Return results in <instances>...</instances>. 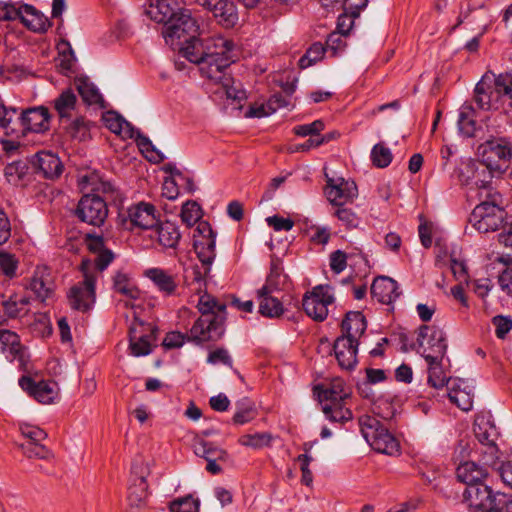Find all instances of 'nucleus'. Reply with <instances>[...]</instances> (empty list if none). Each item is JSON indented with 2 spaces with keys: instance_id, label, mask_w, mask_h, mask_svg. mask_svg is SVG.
I'll list each match as a JSON object with an SVG mask.
<instances>
[{
  "instance_id": "f257e3e1",
  "label": "nucleus",
  "mask_w": 512,
  "mask_h": 512,
  "mask_svg": "<svg viewBox=\"0 0 512 512\" xmlns=\"http://www.w3.org/2000/svg\"><path fill=\"white\" fill-rule=\"evenodd\" d=\"M474 102L484 111H503L512 118V74H500L494 80L485 74L474 89Z\"/></svg>"
},
{
  "instance_id": "f03ea898",
  "label": "nucleus",
  "mask_w": 512,
  "mask_h": 512,
  "mask_svg": "<svg viewBox=\"0 0 512 512\" xmlns=\"http://www.w3.org/2000/svg\"><path fill=\"white\" fill-rule=\"evenodd\" d=\"M197 308L201 317L191 327V338L197 342L220 339L225 331L226 304L205 292L199 297Z\"/></svg>"
},
{
  "instance_id": "7ed1b4c3",
  "label": "nucleus",
  "mask_w": 512,
  "mask_h": 512,
  "mask_svg": "<svg viewBox=\"0 0 512 512\" xmlns=\"http://www.w3.org/2000/svg\"><path fill=\"white\" fill-rule=\"evenodd\" d=\"M193 247L198 259L204 266V272L201 271L200 267L193 266L186 270L185 281L187 285L194 286L195 291L200 292L202 287L205 286L204 276L210 272V266L216 256V234L208 222H198L194 233Z\"/></svg>"
},
{
  "instance_id": "20e7f679",
  "label": "nucleus",
  "mask_w": 512,
  "mask_h": 512,
  "mask_svg": "<svg viewBox=\"0 0 512 512\" xmlns=\"http://www.w3.org/2000/svg\"><path fill=\"white\" fill-rule=\"evenodd\" d=\"M205 49V64L200 68L202 76L209 80L229 81L226 70L238 57L234 42L223 36H215L205 41Z\"/></svg>"
},
{
  "instance_id": "39448f33",
  "label": "nucleus",
  "mask_w": 512,
  "mask_h": 512,
  "mask_svg": "<svg viewBox=\"0 0 512 512\" xmlns=\"http://www.w3.org/2000/svg\"><path fill=\"white\" fill-rule=\"evenodd\" d=\"M463 497L471 512H512V496L493 492L482 482L467 486Z\"/></svg>"
},
{
  "instance_id": "423d86ee",
  "label": "nucleus",
  "mask_w": 512,
  "mask_h": 512,
  "mask_svg": "<svg viewBox=\"0 0 512 512\" xmlns=\"http://www.w3.org/2000/svg\"><path fill=\"white\" fill-rule=\"evenodd\" d=\"M105 126L113 133L134 139L145 157L154 163L162 162L165 159L163 153L156 149L151 140L143 135L139 129L132 126L120 114L115 111H108L103 115Z\"/></svg>"
},
{
  "instance_id": "0eeeda50",
  "label": "nucleus",
  "mask_w": 512,
  "mask_h": 512,
  "mask_svg": "<svg viewBox=\"0 0 512 512\" xmlns=\"http://www.w3.org/2000/svg\"><path fill=\"white\" fill-rule=\"evenodd\" d=\"M359 426L364 439L375 451L390 456L399 452L398 440L375 416H361Z\"/></svg>"
},
{
  "instance_id": "6e6552de",
  "label": "nucleus",
  "mask_w": 512,
  "mask_h": 512,
  "mask_svg": "<svg viewBox=\"0 0 512 512\" xmlns=\"http://www.w3.org/2000/svg\"><path fill=\"white\" fill-rule=\"evenodd\" d=\"M88 263L82 262L83 280L74 284L67 293V299L73 310L86 313L92 309L96 301V279L95 272H90Z\"/></svg>"
},
{
  "instance_id": "1a4fd4ad",
  "label": "nucleus",
  "mask_w": 512,
  "mask_h": 512,
  "mask_svg": "<svg viewBox=\"0 0 512 512\" xmlns=\"http://www.w3.org/2000/svg\"><path fill=\"white\" fill-rule=\"evenodd\" d=\"M198 29L199 26L191 13L186 9H179L166 26H163L161 33L167 44L177 46L194 37Z\"/></svg>"
},
{
  "instance_id": "9d476101",
  "label": "nucleus",
  "mask_w": 512,
  "mask_h": 512,
  "mask_svg": "<svg viewBox=\"0 0 512 512\" xmlns=\"http://www.w3.org/2000/svg\"><path fill=\"white\" fill-rule=\"evenodd\" d=\"M417 342L425 361L444 358L447 351V337L443 329L422 325L419 328Z\"/></svg>"
},
{
  "instance_id": "9b49d317",
  "label": "nucleus",
  "mask_w": 512,
  "mask_h": 512,
  "mask_svg": "<svg viewBox=\"0 0 512 512\" xmlns=\"http://www.w3.org/2000/svg\"><path fill=\"white\" fill-rule=\"evenodd\" d=\"M485 200L478 204L471 213L470 223L480 233H488L498 230L504 221L505 211L495 202Z\"/></svg>"
},
{
  "instance_id": "f8f14e48",
  "label": "nucleus",
  "mask_w": 512,
  "mask_h": 512,
  "mask_svg": "<svg viewBox=\"0 0 512 512\" xmlns=\"http://www.w3.org/2000/svg\"><path fill=\"white\" fill-rule=\"evenodd\" d=\"M334 302L332 287L329 285H317L311 291L305 293L302 306L310 318L322 322L327 318L328 306Z\"/></svg>"
},
{
  "instance_id": "ddd939ff",
  "label": "nucleus",
  "mask_w": 512,
  "mask_h": 512,
  "mask_svg": "<svg viewBox=\"0 0 512 512\" xmlns=\"http://www.w3.org/2000/svg\"><path fill=\"white\" fill-rule=\"evenodd\" d=\"M482 159L498 173H503L512 158V142L507 138L494 137L481 145Z\"/></svg>"
},
{
  "instance_id": "4468645a",
  "label": "nucleus",
  "mask_w": 512,
  "mask_h": 512,
  "mask_svg": "<svg viewBox=\"0 0 512 512\" xmlns=\"http://www.w3.org/2000/svg\"><path fill=\"white\" fill-rule=\"evenodd\" d=\"M75 215L81 222L101 227L107 219L108 207L99 195L85 194L78 202Z\"/></svg>"
},
{
  "instance_id": "2eb2a0df",
  "label": "nucleus",
  "mask_w": 512,
  "mask_h": 512,
  "mask_svg": "<svg viewBox=\"0 0 512 512\" xmlns=\"http://www.w3.org/2000/svg\"><path fill=\"white\" fill-rule=\"evenodd\" d=\"M49 112L45 107H34L23 111L20 115L16 114L11 135L27 132L41 133L49 128Z\"/></svg>"
},
{
  "instance_id": "dca6fc26",
  "label": "nucleus",
  "mask_w": 512,
  "mask_h": 512,
  "mask_svg": "<svg viewBox=\"0 0 512 512\" xmlns=\"http://www.w3.org/2000/svg\"><path fill=\"white\" fill-rule=\"evenodd\" d=\"M0 350L10 362H17L21 370L27 371L29 365V355L27 349L20 342L17 333L0 329Z\"/></svg>"
},
{
  "instance_id": "f3484780",
  "label": "nucleus",
  "mask_w": 512,
  "mask_h": 512,
  "mask_svg": "<svg viewBox=\"0 0 512 512\" xmlns=\"http://www.w3.org/2000/svg\"><path fill=\"white\" fill-rule=\"evenodd\" d=\"M149 469L143 461H134L131 467V484L128 487V500L132 506H140L148 497L146 481Z\"/></svg>"
},
{
  "instance_id": "a211bd4d",
  "label": "nucleus",
  "mask_w": 512,
  "mask_h": 512,
  "mask_svg": "<svg viewBox=\"0 0 512 512\" xmlns=\"http://www.w3.org/2000/svg\"><path fill=\"white\" fill-rule=\"evenodd\" d=\"M20 387L30 396L42 404L53 403L58 396V385L54 381H34L29 376H22L19 379Z\"/></svg>"
},
{
  "instance_id": "6ab92c4d",
  "label": "nucleus",
  "mask_w": 512,
  "mask_h": 512,
  "mask_svg": "<svg viewBox=\"0 0 512 512\" xmlns=\"http://www.w3.org/2000/svg\"><path fill=\"white\" fill-rule=\"evenodd\" d=\"M198 5L211 12L223 27H233L238 21L236 6L232 0H195Z\"/></svg>"
},
{
  "instance_id": "aec40b11",
  "label": "nucleus",
  "mask_w": 512,
  "mask_h": 512,
  "mask_svg": "<svg viewBox=\"0 0 512 512\" xmlns=\"http://www.w3.org/2000/svg\"><path fill=\"white\" fill-rule=\"evenodd\" d=\"M325 195L328 201L336 206H343L357 195V186L353 181L344 178H331L326 174Z\"/></svg>"
},
{
  "instance_id": "412c9836",
  "label": "nucleus",
  "mask_w": 512,
  "mask_h": 512,
  "mask_svg": "<svg viewBox=\"0 0 512 512\" xmlns=\"http://www.w3.org/2000/svg\"><path fill=\"white\" fill-rule=\"evenodd\" d=\"M448 397L463 411H470L473 406V387L468 381L460 378L448 380Z\"/></svg>"
},
{
  "instance_id": "4be33fe9",
  "label": "nucleus",
  "mask_w": 512,
  "mask_h": 512,
  "mask_svg": "<svg viewBox=\"0 0 512 512\" xmlns=\"http://www.w3.org/2000/svg\"><path fill=\"white\" fill-rule=\"evenodd\" d=\"M33 165L36 168L37 174L49 180L59 178L64 168L59 157L49 151L38 152L34 156Z\"/></svg>"
},
{
  "instance_id": "5701e85b",
  "label": "nucleus",
  "mask_w": 512,
  "mask_h": 512,
  "mask_svg": "<svg viewBox=\"0 0 512 512\" xmlns=\"http://www.w3.org/2000/svg\"><path fill=\"white\" fill-rule=\"evenodd\" d=\"M359 341H353L347 337H337L334 342L335 357L341 368L352 370L357 364V352Z\"/></svg>"
},
{
  "instance_id": "b1692460",
  "label": "nucleus",
  "mask_w": 512,
  "mask_h": 512,
  "mask_svg": "<svg viewBox=\"0 0 512 512\" xmlns=\"http://www.w3.org/2000/svg\"><path fill=\"white\" fill-rule=\"evenodd\" d=\"M371 294L383 304H391L401 294L398 283L387 276L377 277L371 285Z\"/></svg>"
},
{
  "instance_id": "393cba45",
  "label": "nucleus",
  "mask_w": 512,
  "mask_h": 512,
  "mask_svg": "<svg viewBox=\"0 0 512 512\" xmlns=\"http://www.w3.org/2000/svg\"><path fill=\"white\" fill-rule=\"evenodd\" d=\"M179 9L177 0H152L145 14L154 22L166 26Z\"/></svg>"
},
{
  "instance_id": "a878e982",
  "label": "nucleus",
  "mask_w": 512,
  "mask_h": 512,
  "mask_svg": "<svg viewBox=\"0 0 512 512\" xmlns=\"http://www.w3.org/2000/svg\"><path fill=\"white\" fill-rule=\"evenodd\" d=\"M150 238L156 239L165 249H176L180 241L181 234L176 224L166 221L151 230Z\"/></svg>"
},
{
  "instance_id": "bb28decb",
  "label": "nucleus",
  "mask_w": 512,
  "mask_h": 512,
  "mask_svg": "<svg viewBox=\"0 0 512 512\" xmlns=\"http://www.w3.org/2000/svg\"><path fill=\"white\" fill-rule=\"evenodd\" d=\"M275 290L269 286H262L257 290L259 313L268 318L279 317L284 312L282 302L272 295Z\"/></svg>"
},
{
  "instance_id": "cd10ccee",
  "label": "nucleus",
  "mask_w": 512,
  "mask_h": 512,
  "mask_svg": "<svg viewBox=\"0 0 512 512\" xmlns=\"http://www.w3.org/2000/svg\"><path fill=\"white\" fill-rule=\"evenodd\" d=\"M128 217L133 226L152 230L156 224L155 207L149 203H139L128 210Z\"/></svg>"
},
{
  "instance_id": "c85d7f7f",
  "label": "nucleus",
  "mask_w": 512,
  "mask_h": 512,
  "mask_svg": "<svg viewBox=\"0 0 512 512\" xmlns=\"http://www.w3.org/2000/svg\"><path fill=\"white\" fill-rule=\"evenodd\" d=\"M20 11L19 20L26 28L33 32L44 33L51 25L49 19L32 5H21Z\"/></svg>"
},
{
  "instance_id": "c756f323",
  "label": "nucleus",
  "mask_w": 512,
  "mask_h": 512,
  "mask_svg": "<svg viewBox=\"0 0 512 512\" xmlns=\"http://www.w3.org/2000/svg\"><path fill=\"white\" fill-rule=\"evenodd\" d=\"M367 329V322L364 315L359 311H350L346 313L341 324L342 335L353 341H359V338Z\"/></svg>"
},
{
  "instance_id": "7c9ffc66",
  "label": "nucleus",
  "mask_w": 512,
  "mask_h": 512,
  "mask_svg": "<svg viewBox=\"0 0 512 512\" xmlns=\"http://www.w3.org/2000/svg\"><path fill=\"white\" fill-rule=\"evenodd\" d=\"M30 297L21 293H12L2 302L4 314L11 319L26 316L29 311Z\"/></svg>"
},
{
  "instance_id": "2f4dec72",
  "label": "nucleus",
  "mask_w": 512,
  "mask_h": 512,
  "mask_svg": "<svg viewBox=\"0 0 512 512\" xmlns=\"http://www.w3.org/2000/svg\"><path fill=\"white\" fill-rule=\"evenodd\" d=\"M177 47H179L180 52L187 60L199 64L200 68L203 67L206 59L205 42H202L197 37V34L191 37V39H186L183 43L178 44Z\"/></svg>"
},
{
  "instance_id": "473e14b6",
  "label": "nucleus",
  "mask_w": 512,
  "mask_h": 512,
  "mask_svg": "<svg viewBox=\"0 0 512 512\" xmlns=\"http://www.w3.org/2000/svg\"><path fill=\"white\" fill-rule=\"evenodd\" d=\"M487 475V468L474 461L463 462L456 469L458 480L465 483L467 486L481 482Z\"/></svg>"
},
{
  "instance_id": "72a5a7b5",
  "label": "nucleus",
  "mask_w": 512,
  "mask_h": 512,
  "mask_svg": "<svg viewBox=\"0 0 512 512\" xmlns=\"http://www.w3.org/2000/svg\"><path fill=\"white\" fill-rule=\"evenodd\" d=\"M479 162L480 161L471 158L462 159L460 161L454 171V177H456L461 185L474 189Z\"/></svg>"
},
{
  "instance_id": "f704fd0d",
  "label": "nucleus",
  "mask_w": 512,
  "mask_h": 512,
  "mask_svg": "<svg viewBox=\"0 0 512 512\" xmlns=\"http://www.w3.org/2000/svg\"><path fill=\"white\" fill-rule=\"evenodd\" d=\"M473 432L481 446L488 444H496L498 432L495 425L485 417L475 419Z\"/></svg>"
},
{
  "instance_id": "c9c22d12",
  "label": "nucleus",
  "mask_w": 512,
  "mask_h": 512,
  "mask_svg": "<svg viewBox=\"0 0 512 512\" xmlns=\"http://www.w3.org/2000/svg\"><path fill=\"white\" fill-rule=\"evenodd\" d=\"M113 289L115 292L127 297L128 299H138L140 290L128 273L117 271L112 278Z\"/></svg>"
},
{
  "instance_id": "e433bc0d",
  "label": "nucleus",
  "mask_w": 512,
  "mask_h": 512,
  "mask_svg": "<svg viewBox=\"0 0 512 512\" xmlns=\"http://www.w3.org/2000/svg\"><path fill=\"white\" fill-rule=\"evenodd\" d=\"M77 90L87 105L104 107V99L98 88L86 77L76 79Z\"/></svg>"
},
{
  "instance_id": "4c0bfd02",
  "label": "nucleus",
  "mask_w": 512,
  "mask_h": 512,
  "mask_svg": "<svg viewBox=\"0 0 512 512\" xmlns=\"http://www.w3.org/2000/svg\"><path fill=\"white\" fill-rule=\"evenodd\" d=\"M145 274L157 286L159 291L163 292L165 295L169 296L175 293L177 283L174 277L165 270L151 268L147 270Z\"/></svg>"
},
{
  "instance_id": "58836bf2",
  "label": "nucleus",
  "mask_w": 512,
  "mask_h": 512,
  "mask_svg": "<svg viewBox=\"0 0 512 512\" xmlns=\"http://www.w3.org/2000/svg\"><path fill=\"white\" fill-rule=\"evenodd\" d=\"M130 354L135 357L149 355L152 352V340L154 339L153 333L142 334L137 336L136 329L130 328Z\"/></svg>"
},
{
  "instance_id": "ea45409f",
  "label": "nucleus",
  "mask_w": 512,
  "mask_h": 512,
  "mask_svg": "<svg viewBox=\"0 0 512 512\" xmlns=\"http://www.w3.org/2000/svg\"><path fill=\"white\" fill-rule=\"evenodd\" d=\"M46 272L45 268H37L27 286L36 296L38 300L44 303L53 294L52 287L47 283L44 278Z\"/></svg>"
},
{
  "instance_id": "a19ab883",
  "label": "nucleus",
  "mask_w": 512,
  "mask_h": 512,
  "mask_svg": "<svg viewBox=\"0 0 512 512\" xmlns=\"http://www.w3.org/2000/svg\"><path fill=\"white\" fill-rule=\"evenodd\" d=\"M320 401L327 403L344 402L350 397V393L345 389V384L342 380H335L325 389H320L318 392Z\"/></svg>"
},
{
  "instance_id": "79ce46f5",
  "label": "nucleus",
  "mask_w": 512,
  "mask_h": 512,
  "mask_svg": "<svg viewBox=\"0 0 512 512\" xmlns=\"http://www.w3.org/2000/svg\"><path fill=\"white\" fill-rule=\"evenodd\" d=\"M478 168L474 189L484 191L486 198L495 197L492 195V179L493 173L496 172L495 169L487 165L483 159L479 162Z\"/></svg>"
},
{
  "instance_id": "37998d69",
  "label": "nucleus",
  "mask_w": 512,
  "mask_h": 512,
  "mask_svg": "<svg viewBox=\"0 0 512 512\" xmlns=\"http://www.w3.org/2000/svg\"><path fill=\"white\" fill-rule=\"evenodd\" d=\"M235 406L236 412L232 419L234 424H246L257 416V410L254 403L247 397L238 400L235 403Z\"/></svg>"
},
{
  "instance_id": "c03bdc74",
  "label": "nucleus",
  "mask_w": 512,
  "mask_h": 512,
  "mask_svg": "<svg viewBox=\"0 0 512 512\" xmlns=\"http://www.w3.org/2000/svg\"><path fill=\"white\" fill-rule=\"evenodd\" d=\"M347 401L326 403L322 406L325 416L332 422H346L353 418L352 411L345 407Z\"/></svg>"
},
{
  "instance_id": "a18cd8bd",
  "label": "nucleus",
  "mask_w": 512,
  "mask_h": 512,
  "mask_svg": "<svg viewBox=\"0 0 512 512\" xmlns=\"http://www.w3.org/2000/svg\"><path fill=\"white\" fill-rule=\"evenodd\" d=\"M474 108L471 105L461 107L458 118V128L465 137H473L476 131V121L474 119Z\"/></svg>"
},
{
  "instance_id": "49530a36",
  "label": "nucleus",
  "mask_w": 512,
  "mask_h": 512,
  "mask_svg": "<svg viewBox=\"0 0 512 512\" xmlns=\"http://www.w3.org/2000/svg\"><path fill=\"white\" fill-rule=\"evenodd\" d=\"M76 102L75 93L71 89H66L54 100V108L61 118L70 117Z\"/></svg>"
},
{
  "instance_id": "de8ad7c7",
  "label": "nucleus",
  "mask_w": 512,
  "mask_h": 512,
  "mask_svg": "<svg viewBox=\"0 0 512 512\" xmlns=\"http://www.w3.org/2000/svg\"><path fill=\"white\" fill-rule=\"evenodd\" d=\"M443 359H437L436 361H426L428 364V383L435 389H440L446 386L448 388V380L454 378H446L443 368Z\"/></svg>"
},
{
  "instance_id": "09e8293b",
  "label": "nucleus",
  "mask_w": 512,
  "mask_h": 512,
  "mask_svg": "<svg viewBox=\"0 0 512 512\" xmlns=\"http://www.w3.org/2000/svg\"><path fill=\"white\" fill-rule=\"evenodd\" d=\"M194 452L197 456L209 460H222L227 456V453L215 446L213 443L200 440L194 444Z\"/></svg>"
},
{
  "instance_id": "8fccbe9b",
  "label": "nucleus",
  "mask_w": 512,
  "mask_h": 512,
  "mask_svg": "<svg viewBox=\"0 0 512 512\" xmlns=\"http://www.w3.org/2000/svg\"><path fill=\"white\" fill-rule=\"evenodd\" d=\"M323 6L327 9L341 8L358 17L360 11L367 6V0H324Z\"/></svg>"
},
{
  "instance_id": "3c124183",
  "label": "nucleus",
  "mask_w": 512,
  "mask_h": 512,
  "mask_svg": "<svg viewBox=\"0 0 512 512\" xmlns=\"http://www.w3.org/2000/svg\"><path fill=\"white\" fill-rule=\"evenodd\" d=\"M273 436L269 432H261L255 434H245L239 438L242 446L252 449H261L272 445Z\"/></svg>"
},
{
  "instance_id": "603ef678",
  "label": "nucleus",
  "mask_w": 512,
  "mask_h": 512,
  "mask_svg": "<svg viewBox=\"0 0 512 512\" xmlns=\"http://www.w3.org/2000/svg\"><path fill=\"white\" fill-rule=\"evenodd\" d=\"M326 48L320 42L313 43L305 52V54L299 59L298 65L301 69H306L318 61L322 60L325 54Z\"/></svg>"
},
{
  "instance_id": "864d4df0",
  "label": "nucleus",
  "mask_w": 512,
  "mask_h": 512,
  "mask_svg": "<svg viewBox=\"0 0 512 512\" xmlns=\"http://www.w3.org/2000/svg\"><path fill=\"white\" fill-rule=\"evenodd\" d=\"M370 157L373 165L378 168L389 166L393 158L391 150L381 143L373 146Z\"/></svg>"
},
{
  "instance_id": "5fc2aeb1",
  "label": "nucleus",
  "mask_w": 512,
  "mask_h": 512,
  "mask_svg": "<svg viewBox=\"0 0 512 512\" xmlns=\"http://www.w3.org/2000/svg\"><path fill=\"white\" fill-rule=\"evenodd\" d=\"M201 207L195 201H187L181 210V220L188 227L196 224L201 218Z\"/></svg>"
},
{
  "instance_id": "6e6d98bb",
  "label": "nucleus",
  "mask_w": 512,
  "mask_h": 512,
  "mask_svg": "<svg viewBox=\"0 0 512 512\" xmlns=\"http://www.w3.org/2000/svg\"><path fill=\"white\" fill-rule=\"evenodd\" d=\"M91 122L80 117L75 119L69 126V134L78 141H85L90 138Z\"/></svg>"
},
{
  "instance_id": "4d7b16f0",
  "label": "nucleus",
  "mask_w": 512,
  "mask_h": 512,
  "mask_svg": "<svg viewBox=\"0 0 512 512\" xmlns=\"http://www.w3.org/2000/svg\"><path fill=\"white\" fill-rule=\"evenodd\" d=\"M480 460L485 468L491 467L497 471L499 449L496 444L483 445L479 449Z\"/></svg>"
},
{
  "instance_id": "13d9d810",
  "label": "nucleus",
  "mask_w": 512,
  "mask_h": 512,
  "mask_svg": "<svg viewBox=\"0 0 512 512\" xmlns=\"http://www.w3.org/2000/svg\"><path fill=\"white\" fill-rule=\"evenodd\" d=\"M19 447L28 458L48 459L51 456V451L41 442H25Z\"/></svg>"
},
{
  "instance_id": "bf43d9fd",
  "label": "nucleus",
  "mask_w": 512,
  "mask_h": 512,
  "mask_svg": "<svg viewBox=\"0 0 512 512\" xmlns=\"http://www.w3.org/2000/svg\"><path fill=\"white\" fill-rule=\"evenodd\" d=\"M325 129V124L322 120L318 119L309 124H302L295 126L293 132L300 137L310 136V138L319 137L320 132Z\"/></svg>"
},
{
  "instance_id": "052dcab7",
  "label": "nucleus",
  "mask_w": 512,
  "mask_h": 512,
  "mask_svg": "<svg viewBox=\"0 0 512 512\" xmlns=\"http://www.w3.org/2000/svg\"><path fill=\"white\" fill-rule=\"evenodd\" d=\"M17 109L13 107L7 108L3 101L0 99V128L4 130L6 135H11L14 128V118L16 117Z\"/></svg>"
},
{
  "instance_id": "680f3d73",
  "label": "nucleus",
  "mask_w": 512,
  "mask_h": 512,
  "mask_svg": "<svg viewBox=\"0 0 512 512\" xmlns=\"http://www.w3.org/2000/svg\"><path fill=\"white\" fill-rule=\"evenodd\" d=\"M186 341L194 342L191 332L184 334L179 331H171L166 334L162 344L166 349H175L182 347ZM195 343L199 344L200 342L195 341Z\"/></svg>"
},
{
  "instance_id": "e2e57ef3",
  "label": "nucleus",
  "mask_w": 512,
  "mask_h": 512,
  "mask_svg": "<svg viewBox=\"0 0 512 512\" xmlns=\"http://www.w3.org/2000/svg\"><path fill=\"white\" fill-rule=\"evenodd\" d=\"M171 512H198L199 500L188 495L170 503Z\"/></svg>"
},
{
  "instance_id": "0e129e2a",
  "label": "nucleus",
  "mask_w": 512,
  "mask_h": 512,
  "mask_svg": "<svg viewBox=\"0 0 512 512\" xmlns=\"http://www.w3.org/2000/svg\"><path fill=\"white\" fill-rule=\"evenodd\" d=\"M17 267L18 260L16 259L15 255L4 250H1L0 270L2 271V273L9 278H13L16 275Z\"/></svg>"
},
{
  "instance_id": "69168bd1",
  "label": "nucleus",
  "mask_w": 512,
  "mask_h": 512,
  "mask_svg": "<svg viewBox=\"0 0 512 512\" xmlns=\"http://www.w3.org/2000/svg\"><path fill=\"white\" fill-rule=\"evenodd\" d=\"M82 183L90 186L92 191L102 192L104 194H109L114 191V186L112 183L99 180L96 175L83 176Z\"/></svg>"
},
{
  "instance_id": "338daca9",
  "label": "nucleus",
  "mask_w": 512,
  "mask_h": 512,
  "mask_svg": "<svg viewBox=\"0 0 512 512\" xmlns=\"http://www.w3.org/2000/svg\"><path fill=\"white\" fill-rule=\"evenodd\" d=\"M345 36L346 35L336 31L330 33L326 40V50L331 51L333 56L342 52L346 47V42L344 40Z\"/></svg>"
},
{
  "instance_id": "774afa93",
  "label": "nucleus",
  "mask_w": 512,
  "mask_h": 512,
  "mask_svg": "<svg viewBox=\"0 0 512 512\" xmlns=\"http://www.w3.org/2000/svg\"><path fill=\"white\" fill-rule=\"evenodd\" d=\"M492 323L495 326V334L499 339H504L512 329V318L509 316L497 315L493 317Z\"/></svg>"
}]
</instances>
